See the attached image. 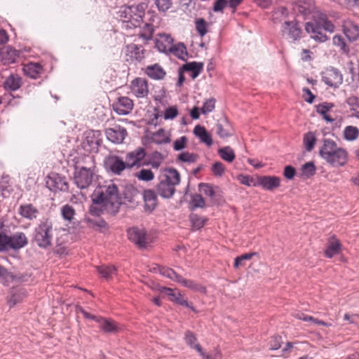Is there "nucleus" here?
<instances>
[{
    "instance_id": "29",
    "label": "nucleus",
    "mask_w": 359,
    "mask_h": 359,
    "mask_svg": "<svg viewBox=\"0 0 359 359\" xmlns=\"http://www.w3.org/2000/svg\"><path fill=\"white\" fill-rule=\"evenodd\" d=\"M145 74L151 79L161 80L166 75L165 71L158 64L149 65L145 68Z\"/></svg>"
},
{
    "instance_id": "46",
    "label": "nucleus",
    "mask_w": 359,
    "mask_h": 359,
    "mask_svg": "<svg viewBox=\"0 0 359 359\" xmlns=\"http://www.w3.org/2000/svg\"><path fill=\"white\" fill-rule=\"evenodd\" d=\"M198 157L197 154L184 151L178 155L177 160L184 163H192L196 162Z\"/></svg>"
},
{
    "instance_id": "57",
    "label": "nucleus",
    "mask_w": 359,
    "mask_h": 359,
    "mask_svg": "<svg viewBox=\"0 0 359 359\" xmlns=\"http://www.w3.org/2000/svg\"><path fill=\"white\" fill-rule=\"evenodd\" d=\"M199 191L203 192L206 196L213 198L215 196V190L213 187L208 183H200L198 184Z\"/></svg>"
},
{
    "instance_id": "58",
    "label": "nucleus",
    "mask_w": 359,
    "mask_h": 359,
    "mask_svg": "<svg viewBox=\"0 0 359 359\" xmlns=\"http://www.w3.org/2000/svg\"><path fill=\"white\" fill-rule=\"evenodd\" d=\"M255 252L251 253H245L241 256H238L234 259V267L238 268L241 266L244 265V261L250 259L254 255H255Z\"/></svg>"
},
{
    "instance_id": "2",
    "label": "nucleus",
    "mask_w": 359,
    "mask_h": 359,
    "mask_svg": "<svg viewBox=\"0 0 359 359\" xmlns=\"http://www.w3.org/2000/svg\"><path fill=\"white\" fill-rule=\"evenodd\" d=\"M313 20L305 24V30L311 35V37L319 42H325L328 39L323 32H334V25L327 19L326 14L316 11L313 14Z\"/></svg>"
},
{
    "instance_id": "5",
    "label": "nucleus",
    "mask_w": 359,
    "mask_h": 359,
    "mask_svg": "<svg viewBox=\"0 0 359 359\" xmlns=\"http://www.w3.org/2000/svg\"><path fill=\"white\" fill-rule=\"evenodd\" d=\"M180 182V174L176 169H165L164 175L156 186L157 192L164 198H170L175 193V187Z\"/></svg>"
},
{
    "instance_id": "40",
    "label": "nucleus",
    "mask_w": 359,
    "mask_h": 359,
    "mask_svg": "<svg viewBox=\"0 0 359 359\" xmlns=\"http://www.w3.org/2000/svg\"><path fill=\"white\" fill-rule=\"evenodd\" d=\"M100 329L105 332H112L116 330V325L113 320L100 317L98 323Z\"/></svg>"
},
{
    "instance_id": "12",
    "label": "nucleus",
    "mask_w": 359,
    "mask_h": 359,
    "mask_svg": "<svg viewBox=\"0 0 359 359\" xmlns=\"http://www.w3.org/2000/svg\"><path fill=\"white\" fill-rule=\"evenodd\" d=\"M128 239L139 248L145 249L149 243L147 231L144 229L133 226L128 229Z\"/></svg>"
},
{
    "instance_id": "23",
    "label": "nucleus",
    "mask_w": 359,
    "mask_h": 359,
    "mask_svg": "<svg viewBox=\"0 0 359 359\" xmlns=\"http://www.w3.org/2000/svg\"><path fill=\"white\" fill-rule=\"evenodd\" d=\"M144 209L149 212H152L157 206V196L152 189H146L143 191Z\"/></svg>"
},
{
    "instance_id": "34",
    "label": "nucleus",
    "mask_w": 359,
    "mask_h": 359,
    "mask_svg": "<svg viewBox=\"0 0 359 359\" xmlns=\"http://www.w3.org/2000/svg\"><path fill=\"white\" fill-rule=\"evenodd\" d=\"M21 277L8 271L4 266L0 265V281L4 285H8L13 281H20Z\"/></svg>"
},
{
    "instance_id": "63",
    "label": "nucleus",
    "mask_w": 359,
    "mask_h": 359,
    "mask_svg": "<svg viewBox=\"0 0 359 359\" xmlns=\"http://www.w3.org/2000/svg\"><path fill=\"white\" fill-rule=\"evenodd\" d=\"M184 339H185L186 344L194 349H195L194 346L196 344H198V343H196L197 339H196L195 334L189 330H188L185 332Z\"/></svg>"
},
{
    "instance_id": "28",
    "label": "nucleus",
    "mask_w": 359,
    "mask_h": 359,
    "mask_svg": "<svg viewBox=\"0 0 359 359\" xmlns=\"http://www.w3.org/2000/svg\"><path fill=\"white\" fill-rule=\"evenodd\" d=\"M313 0H298L294 6V11L303 15H308L313 11Z\"/></svg>"
},
{
    "instance_id": "3",
    "label": "nucleus",
    "mask_w": 359,
    "mask_h": 359,
    "mask_svg": "<svg viewBox=\"0 0 359 359\" xmlns=\"http://www.w3.org/2000/svg\"><path fill=\"white\" fill-rule=\"evenodd\" d=\"M319 154L322 158L333 167L345 165L348 158L347 151L338 147L337 143L330 139L323 140V146L319 150Z\"/></svg>"
},
{
    "instance_id": "8",
    "label": "nucleus",
    "mask_w": 359,
    "mask_h": 359,
    "mask_svg": "<svg viewBox=\"0 0 359 359\" xmlns=\"http://www.w3.org/2000/svg\"><path fill=\"white\" fill-rule=\"evenodd\" d=\"M137 11V6H130L121 11V17L123 18V24L126 29H131L140 27L144 13L139 11L138 13H136L135 12Z\"/></svg>"
},
{
    "instance_id": "49",
    "label": "nucleus",
    "mask_w": 359,
    "mask_h": 359,
    "mask_svg": "<svg viewBox=\"0 0 359 359\" xmlns=\"http://www.w3.org/2000/svg\"><path fill=\"white\" fill-rule=\"evenodd\" d=\"M163 155L158 151H154L151 154V158L150 161L147 162L149 165H151L153 168H158L163 161Z\"/></svg>"
},
{
    "instance_id": "52",
    "label": "nucleus",
    "mask_w": 359,
    "mask_h": 359,
    "mask_svg": "<svg viewBox=\"0 0 359 359\" xmlns=\"http://www.w3.org/2000/svg\"><path fill=\"white\" fill-rule=\"evenodd\" d=\"M11 177L8 175H3L0 180V192L4 197L6 193H9Z\"/></svg>"
},
{
    "instance_id": "56",
    "label": "nucleus",
    "mask_w": 359,
    "mask_h": 359,
    "mask_svg": "<svg viewBox=\"0 0 359 359\" xmlns=\"http://www.w3.org/2000/svg\"><path fill=\"white\" fill-rule=\"evenodd\" d=\"M207 22L203 18L198 19L196 21V29L201 36H203L207 33Z\"/></svg>"
},
{
    "instance_id": "32",
    "label": "nucleus",
    "mask_w": 359,
    "mask_h": 359,
    "mask_svg": "<svg viewBox=\"0 0 359 359\" xmlns=\"http://www.w3.org/2000/svg\"><path fill=\"white\" fill-rule=\"evenodd\" d=\"M194 134L200 139V141L208 146L212 144V140L210 135L207 132L205 127L200 125L195 126Z\"/></svg>"
},
{
    "instance_id": "37",
    "label": "nucleus",
    "mask_w": 359,
    "mask_h": 359,
    "mask_svg": "<svg viewBox=\"0 0 359 359\" xmlns=\"http://www.w3.org/2000/svg\"><path fill=\"white\" fill-rule=\"evenodd\" d=\"M218 154L225 161L231 163L236 158V154L232 148L226 146L218 149Z\"/></svg>"
},
{
    "instance_id": "36",
    "label": "nucleus",
    "mask_w": 359,
    "mask_h": 359,
    "mask_svg": "<svg viewBox=\"0 0 359 359\" xmlns=\"http://www.w3.org/2000/svg\"><path fill=\"white\" fill-rule=\"evenodd\" d=\"M84 222L88 225V227L93 229H107V223L102 218L96 217L95 219L86 217L84 218Z\"/></svg>"
},
{
    "instance_id": "50",
    "label": "nucleus",
    "mask_w": 359,
    "mask_h": 359,
    "mask_svg": "<svg viewBox=\"0 0 359 359\" xmlns=\"http://www.w3.org/2000/svg\"><path fill=\"white\" fill-rule=\"evenodd\" d=\"M194 348L201 354L203 359H221V354L217 351L206 354L203 351L202 347L200 344H196Z\"/></svg>"
},
{
    "instance_id": "64",
    "label": "nucleus",
    "mask_w": 359,
    "mask_h": 359,
    "mask_svg": "<svg viewBox=\"0 0 359 359\" xmlns=\"http://www.w3.org/2000/svg\"><path fill=\"white\" fill-rule=\"evenodd\" d=\"M225 168L222 163L217 161L212 164L211 171L214 175L221 177L224 172Z\"/></svg>"
},
{
    "instance_id": "47",
    "label": "nucleus",
    "mask_w": 359,
    "mask_h": 359,
    "mask_svg": "<svg viewBox=\"0 0 359 359\" xmlns=\"http://www.w3.org/2000/svg\"><path fill=\"white\" fill-rule=\"evenodd\" d=\"M344 138L349 141L355 140L359 135V130L358 128L349 126L345 128L344 131Z\"/></svg>"
},
{
    "instance_id": "33",
    "label": "nucleus",
    "mask_w": 359,
    "mask_h": 359,
    "mask_svg": "<svg viewBox=\"0 0 359 359\" xmlns=\"http://www.w3.org/2000/svg\"><path fill=\"white\" fill-rule=\"evenodd\" d=\"M203 68V62H191L184 64L182 67V70L191 72V79H195L201 72Z\"/></svg>"
},
{
    "instance_id": "43",
    "label": "nucleus",
    "mask_w": 359,
    "mask_h": 359,
    "mask_svg": "<svg viewBox=\"0 0 359 359\" xmlns=\"http://www.w3.org/2000/svg\"><path fill=\"white\" fill-rule=\"evenodd\" d=\"M151 142L156 144H167L170 142V138L168 136L165 135L164 130L163 129H160L154 133Z\"/></svg>"
},
{
    "instance_id": "61",
    "label": "nucleus",
    "mask_w": 359,
    "mask_h": 359,
    "mask_svg": "<svg viewBox=\"0 0 359 359\" xmlns=\"http://www.w3.org/2000/svg\"><path fill=\"white\" fill-rule=\"evenodd\" d=\"M215 102L216 100L215 98H210L206 100L201 108L202 114H206L213 111L215 107Z\"/></svg>"
},
{
    "instance_id": "19",
    "label": "nucleus",
    "mask_w": 359,
    "mask_h": 359,
    "mask_svg": "<svg viewBox=\"0 0 359 359\" xmlns=\"http://www.w3.org/2000/svg\"><path fill=\"white\" fill-rule=\"evenodd\" d=\"M105 134L107 138L115 144H121L127 135V130L123 127L116 126L114 128L106 129Z\"/></svg>"
},
{
    "instance_id": "14",
    "label": "nucleus",
    "mask_w": 359,
    "mask_h": 359,
    "mask_svg": "<svg viewBox=\"0 0 359 359\" xmlns=\"http://www.w3.org/2000/svg\"><path fill=\"white\" fill-rule=\"evenodd\" d=\"M322 80L330 87L338 88L343 82V76L337 69L330 67L322 73Z\"/></svg>"
},
{
    "instance_id": "26",
    "label": "nucleus",
    "mask_w": 359,
    "mask_h": 359,
    "mask_svg": "<svg viewBox=\"0 0 359 359\" xmlns=\"http://www.w3.org/2000/svg\"><path fill=\"white\" fill-rule=\"evenodd\" d=\"M10 249L19 250L24 248L28 243L27 238L25 233L17 232L10 236Z\"/></svg>"
},
{
    "instance_id": "13",
    "label": "nucleus",
    "mask_w": 359,
    "mask_h": 359,
    "mask_svg": "<svg viewBox=\"0 0 359 359\" xmlns=\"http://www.w3.org/2000/svg\"><path fill=\"white\" fill-rule=\"evenodd\" d=\"M46 187L50 191H68L69 186L66 178L56 172H52L47 177Z\"/></svg>"
},
{
    "instance_id": "30",
    "label": "nucleus",
    "mask_w": 359,
    "mask_h": 359,
    "mask_svg": "<svg viewBox=\"0 0 359 359\" xmlns=\"http://www.w3.org/2000/svg\"><path fill=\"white\" fill-rule=\"evenodd\" d=\"M231 126L226 118L218 120L216 124V133L221 138H226L232 135Z\"/></svg>"
},
{
    "instance_id": "7",
    "label": "nucleus",
    "mask_w": 359,
    "mask_h": 359,
    "mask_svg": "<svg viewBox=\"0 0 359 359\" xmlns=\"http://www.w3.org/2000/svg\"><path fill=\"white\" fill-rule=\"evenodd\" d=\"M172 42V39L170 36L164 34L161 36L159 40H157L156 47L161 51H166L168 50L179 59L186 60L188 53L184 44L183 43H178L175 45H170Z\"/></svg>"
},
{
    "instance_id": "31",
    "label": "nucleus",
    "mask_w": 359,
    "mask_h": 359,
    "mask_svg": "<svg viewBox=\"0 0 359 359\" xmlns=\"http://www.w3.org/2000/svg\"><path fill=\"white\" fill-rule=\"evenodd\" d=\"M19 214L24 218L33 220L37 217L39 210L32 204H25L20 206Z\"/></svg>"
},
{
    "instance_id": "4",
    "label": "nucleus",
    "mask_w": 359,
    "mask_h": 359,
    "mask_svg": "<svg viewBox=\"0 0 359 359\" xmlns=\"http://www.w3.org/2000/svg\"><path fill=\"white\" fill-rule=\"evenodd\" d=\"M83 163H78L75 165L74 180L75 184L80 189L88 188L93 182L95 174V162L93 156H86L83 158Z\"/></svg>"
},
{
    "instance_id": "59",
    "label": "nucleus",
    "mask_w": 359,
    "mask_h": 359,
    "mask_svg": "<svg viewBox=\"0 0 359 359\" xmlns=\"http://www.w3.org/2000/svg\"><path fill=\"white\" fill-rule=\"evenodd\" d=\"M154 32V27L148 23H145L142 28V31L140 32V37L143 38L146 40H149L151 39Z\"/></svg>"
},
{
    "instance_id": "48",
    "label": "nucleus",
    "mask_w": 359,
    "mask_h": 359,
    "mask_svg": "<svg viewBox=\"0 0 359 359\" xmlns=\"http://www.w3.org/2000/svg\"><path fill=\"white\" fill-rule=\"evenodd\" d=\"M192 226L196 229H201L205 224L207 219L197 215L191 214L189 217Z\"/></svg>"
},
{
    "instance_id": "10",
    "label": "nucleus",
    "mask_w": 359,
    "mask_h": 359,
    "mask_svg": "<svg viewBox=\"0 0 359 359\" xmlns=\"http://www.w3.org/2000/svg\"><path fill=\"white\" fill-rule=\"evenodd\" d=\"M146 155V149L141 147H137L134 150L128 152L126 155V162L128 165V168H139L144 165H148L149 163L144 161Z\"/></svg>"
},
{
    "instance_id": "1",
    "label": "nucleus",
    "mask_w": 359,
    "mask_h": 359,
    "mask_svg": "<svg viewBox=\"0 0 359 359\" xmlns=\"http://www.w3.org/2000/svg\"><path fill=\"white\" fill-rule=\"evenodd\" d=\"M92 201L95 204H102L106 211L112 215L118 212L120 205L123 203L118 187L114 184L96 189Z\"/></svg>"
},
{
    "instance_id": "27",
    "label": "nucleus",
    "mask_w": 359,
    "mask_h": 359,
    "mask_svg": "<svg viewBox=\"0 0 359 359\" xmlns=\"http://www.w3.org/2000/svg\"><path fill=\"white\" fill-rule=\"evenodd\" d=\"M23 72L27 76L36 79L39 78L43 73V67L39 63L29 62L24 66Z\"/></svg>"
},
{
    "instance_id": "54",
    "label": "nucleus",
    "mask_w": 359,
    "mask_h": 359,
    "mask_svg": "<svg viewBox=\"0 0 359 359\" xmlns=\"http://www.w3.org/2000/svg\"><path fill=\"white\" fill-rule=\"evenodd\" d=\"M302 171L306 177H310L316 173V166L313 162H307L302 165Z\"/></svg>"
},
{
    "instance_id": "42",
    "label": "nucleus",
    "mask_w": 359,
    "mask_h": 359,
    "mask_svg": "<svg viewBox=\"0 0 359 359\" xmlns=\"http://www.w3.org/2000/svg\"><path fill=\"white\" fill-rule=\"evenodd\" d=\"M305 149L307 151L313 150L314 145L316 142V137L313 132H309L304 135L303 139Z\"/></svg>"
},
{
    "instance_id": "55",
    "label": "nucleus",
    "mask_w": 359,
    "mask_h": 359,
    "mask_svg": "<svg viewBox=\"0 0 359 359\" xmlns=\"http://www.w3.org/2000/svg\"><path fill=\"white\" fill-rule=\"evenodd\" d=\"M10 236L6 233H0V252L8 251L10 249Z\"/></svg>"
},
{
    "instance_id": "53",
    "label": "nucleus",
    "mask_w": 359,
    "mask_h": 359,
    "mask_svg": "<svg viewBox=\"0 0 359 359\" xmlns=\"http://www.w3.org/2000/svg\"><path fill=\"white\" fill-rule=\"evenodd\" d=\"M191 208H203L205 206V203L204 198L200 194H194L191 196Z\"/></svg>"
},
{
    "instance_id": "62",
    "label": "nucleus",
    "mask_w": 359,
    "mask_h": 359,
    "mask_svg": "<svg viewBox=\"0 0 359 359\" xmlns=\"http://www.w3.org/2000/svg\"><path fill=\"white\" fill-rule=\"evenodd\" d=\"M106 210L102 205V204H93L90 205L89 208V214L93 217H100L103 213V211Z\"/></svg>"
},
{
    "instance_id": "15",
    "label": "nucleus",
    "mask_w": 359,
    "mask_h": 359,
    "mask_svg": "<svg viewBox=\"0 0 359 359\" xmlns=\"http://www.w3.org/2000/svg\"><path fill=\"white\" fill-rule=\"evenodd\" d=\"M133 107V101L125 96L118 97L117 100L112 104L114 111L118 115L129 114Z\"/></svg>"
},
{
    "instance_id": "44",
    "label": "nucleus",
    "mask_w": 359,
    "mask_h": 359,
    "mask_svg": "<svg viewBox=\"0 0 359 359\" xmlns=\"http://www.w3.org/2000/svg\"><path fill=\"white\" fill-rule=\"evenodd\" d=\"M134 176L139 180L144 182H149L154 179V174L150 169H141L140 171L135 172Z\"/></svg>"
},
{
    "instance_id": "35",
    "label": "nucleus",
    "mask_w": 359,
    "mask_h": 359,
    "mask_svg": "<svg viewBox=\"0 0 359 359\" xmlns=\"http://www.w3.org/2000/svg\"><path fill=\"white\" fill-rule=\"evenodd\" d=\"M22 85V81L20 76L18 74L10 75L4 81V87L12 91L17 90Z\"/></svg>"
},
{
    "instance_id": "22",
    "label": "nucleus",
    "mask_w": 359,
    "mask_h": 359,
    "mask_svg": "<svg viewBox=\"0 0 359 359\" xmlns=\"http://www.w3.org/2000/svg\"><path fill=\"white\" fill-rule=\"evenodd\" d=\"M101 133L99 130H89L86 133V143L89 146L90 150L97 151L102 143Z\"/></svg>"
},
{
    "instance_id": "39",
    "label": "nucleus",
    "mask_w": 359,
    "mask_h": 359,
    "mask_svg": "<svg viewBox=\"0 0 359 359\" xmlns=\"http://www.w3.org/2000/svg\"><path fill=\"white\" fill-rule=\"evenodd\" d=\"M158 271L162 276L177 283L181 277V276L177 274L173 269L165 266H158Z\"/></svg>"
},
{
    "instance_id": "51",
    "label": "nucleus",
    "mask_w": 359,
    "mask_h": 359,
    "mask_svg": "<svg viewBox=\"0 0 359 359\" xmlns=\"http://www.w3.org/2000/svg\"><path fill=\"white\" fill-rule=\"evenodd\" d=\"M61 213L65 220L71 222L75 215V210L72 206L65 205L62 208Z\"/></svg>"
},
{
    "instance_id": "25",
    "label": "nucleus",
    "mask_w": 359,
    "mask_h": 359,
    "mask_svg": "<svg viewBox=\"0 0 359 359\" xmlns=\"http://www.w3.org/2000/svg\"><path fill=\"white\" fill-rule=\"evenodd\" d=\"M341 250V244L335 236H332L327 241V248L325 250V255L328 258H332L336 255L340 253Z\"/></svg>"
},
{
    "instance_id": "6",
    "label": "nucleus",
    "mask_w": 359,
    "mask_h": 359,
    "mask_svg": "<svg viewBox=\"0 0 359 359\" xmlns=\"http://www.w3.org/2000/svg\"><path fill=\"white\" fill-rule=\"evenodd\" d=\"M53 224L49 218L40 221L34 231V241L40 248H48L52 245Z\"/></svg>"
},
{
    "instance_id": "20",
    "label": "nucleus",
    "mask_w": 359,
    "mask_h": 359,
    "mask_svg": "<svg viewBox=\"0 0 359 359\" xmlns=\"http://www.w3.org/2000/svg\"><path fill=\"white\" fill-rule=\"evenodd\" d=\"M126 55L129 58L127 60L141 61L144 57V49L142 46L130 43L126 46Z\"/></svg>"
},
{
    "instance_id": "17",
    "label": "nucleus",
    "mask_w": 359,
    "mask_h": 359,
    "mask_svg": "<svg viewBox=\"0 0 359 359\" xmlns=\"http://www.w3.org/2000/svg\"><path fill=\"white\" fill-rule=\"evenodd\" d=\"M130 90L137 97H145L149 94L147 81L144 79L136 78L131 82Z\"/></svg>"
},
{
    "instance_id": "18",
    "label": "nucleus",
    "mask_w": 359,
    "mask_h": 359,
    "mask_svg": "<svg viewBox=\"0 0 359 359\" xmlns=\"http://www.w3.org/2000/svg\"><path fill=\"white\" fill-rule=\"evenodd\" d=\"M20 54L19 50L10 46H4L0 49V61L4 65L15 63Z\"/></svg>"
},
{
    "instance_id": "24",
    "label": "nucleus",
    "mask_w": 359,
    "mask_h": 359,
    "mask_svg": "<svg viewBox=\"0 0 359 359\" xmlns=\"http://www.w3.org/2000/svg\"><path fill=\"white\" fill-rule=\"evenodd\" d=\"M344 33L349 41L353 42L359 39V27L351 21L344 22Z\"/></svg>"
},
{
    "instance_id": "21",
    "label": "nucleus",
    "mask_w": 359,
    "mask_h": 359,
    "mask_svg": "<svg viewBox=\"0 0 359 359\" xmlns=\"http://www.w3.org/2000/svg\"><path fill=\"white\" fill-rule=\"evenodd\" d=\"M257 183L264 189L273 191L280 186V180L276 176L264 175L258 178Z\"/></svg>"
},
{
    "instance_id": "38",
    "label": "nucleus",
    "mask_w": 359,
    "mask_h": 359,
    "mask_svg": "<svg viewBox=\"0 0 359 359\" xmlns=\"http://www.w3.org/2000/svg\"><path fill=\"white\" fill-rule=\"evenodd\" d=\"M178 283L182 284L184 287H186L191 290H193L195 291H198L201 292H205V288L203 286L198 284L197 283H196L195 281H194L192 280L185 279L182 276H181Z\"/></svg>"
},
{
    "instance_id": "9",
    "label": "nucleus",
    "mask_w": 359,
    "mask_h": 359,
    "mask_svg": "<svg viewBox=\"0 0 359 359\" xmlns=\"http://www.w3.org/2000/svg\"><path fill=\"white\" fill-rule=\"evenodd\" d=\"M302 27L296 20L285 21L282 25V36L290 42L299 40L302 36Z\"/></svg>"
},
{
    "instance_id": "16",
    "label": "nucleus",
    "mask_w": 359,
    "mask_h": 359,
    "mask_svg": "<svg viewBox=\"0 0 359 359\" xmlns=\"http://www.w3.org/2000/svg\"><path fill=\"white\" fill-rule=\"evenodd\" d=\"M105 165L109 170L115 175H120L121 172L128 168V165L120 157L110 156L105 161Z\"/></svg>"
},
{
    "instance_id": "45",
    "label": "nucleus",
    "mask_w": 359,
    "mask_h": 359,
    "mask_svg": "<svg viewBox=\"0 0 359 359\" xmlns=\"http://www.w3.org/2000/svg\"><path fill=\"white\" fill-rule=\"evenodd\" d=\"M97 271L102 278L109 279L116 273V269L114 266L102 265L97 267Z\"/></svg>"
},
{
    "instance_id": "41",
    "label": "nucleus",
    "mask_w": 359,
    "mask_h": 359,
    "mask_svg": "<svg viewBox=\"0 0 359 359\" xmlns=\"http://www.w3.org/2000/svg\"><path fill=\"white\" fill-rule=\"evenodd\" d=\"M333 44L339 48L340 50L344 54H348L350 51L349 46L346 44L345 39L341 35H335L332 39Z\"/></svg>"
},
{
    "instance_id": "60",
    "label": "nucleus",
    "mask_w": 359,
    "mask_h": 359,
    "mask_svg": "<svg viewBox=\"0 0 359 359\" xmlns=\"http://www.w3.org/2000/svg\"><path fill=\"white\" fill-rule=\"evenodd\" d=\"M135 194H137V191L132 187L126 188L122 197L123 203L125 201H128L130 203L133 202Z\"/></svg>"
},
{
    "instance_id": "11",
    "label": "nucleus",
    "mask_w": 359,
    "mask_h": 359,
    "mask_svg": "<svg viewBox=\"0 0 359 359\" xmlns=\"http://www.w3.org/2000/svg\"><path fill=\"white\" fill-rule=\"evenodd\" d=\"M27 297L26 289L20 286H15L10 288L6 297V304L9 309L21 304Z\"/></svg>"
}]
</instances>
